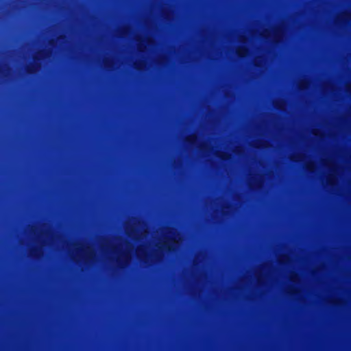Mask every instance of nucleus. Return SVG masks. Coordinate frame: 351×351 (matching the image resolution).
Instances as JSON below:
<instances>
[{"label":"nucleus","mask_w":351,"mask_h":351,"mask_svg":"<svg viewBox=\"0 0 351 351\" xmlns=\"http://www.w3.org/2000/svg\"><path fill=\"white\" fill-rule=\"evenodd\" d=\"M27 72L28 73H29V74L33 73V72H34V66H27Z\"/></svg>","instance_id":"nucleus-1"},{"label":"nucleus","mask_w":351,"mask_h":351,"mask_svg":"<svg viewBox=\"0 0 351 351\" xmlns=\"http://www.w3.org/2000/svg\"><path fill=\"white\" fill-rule=\"evenodd\" d=\"M226 156V155H225V154H222V155H221V156H220V158H221L222 160H226V158H225V156Z\"/></svg>","instance_id":"nucleus-2"},{"label":"nucleus","mask_w":351,"mask_h":351,"mask_svg":"<svg viewBox=\"0 0 351 351\" xmlns=\"http://www.w3.org/2000/svg\"><path fill=\"white\" fill-rule=\"evenodd\" d=\"M34 59L35 60H40V58H39L38 56H34Z\"/></svg>","instance_id":"nucleus-3"},{"label":"nucleus","mask_w":351,"mask_h":351,"mask_svg":"<svg viewBox=\"0 0 351 351\" xmlns=\"http://www.w3.org/2000/svg\"><path fill=\"white\" fill-rule=\"evenodd\" d=\"M193 138H195V137H192L191 138L189 139V140H188V141H189V142H190V143H193Z\"/></svg>","instance_id":"nucleus-4"},{"label":"nucleus","mask_w":351,"mask_h":351,"mask_svg":"<svg viewBox=\"0 0 351 351\" xmlns=\"http://www.w3.org/2000/svg\"><path fill=\"white\" fill-rule=\"evenodd\" d=\"M141 47H142V45H141V44H139V45H138V49H139V50H140V51L141 50Z\"/></svg>","instance_id":"nucleus-5"},{"label":"nucleus","mask_w":351,"mask_h":351,"mask_svg":"<svg viewBox=\"0 0 351 351\" xmlns=\"http://www.w3.org/2000/svg\"><path fill=\"white\" fill-rule=\"evenodd\" d=\"M239 56H241V57L243 56L242 54L240 53H239Z\"/></svg>","instance_id":"nucleus-6"}]
</instances>
